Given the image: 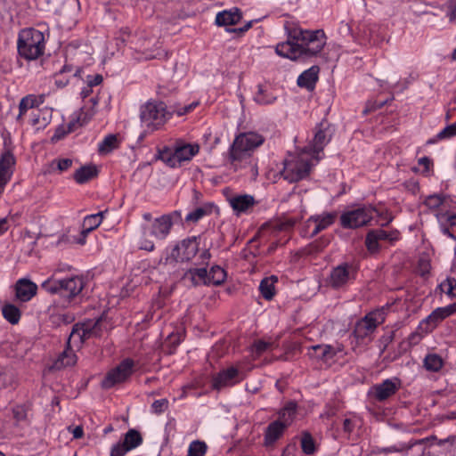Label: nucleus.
<instances>
[{
	"label": "nucleus",
	"instance_id": "nucleus-37",
	"mask_svg": "<svg viewBox=\"0 0 456 456\" xmlns=\"http://www.w3.org/2000/svg\"><path fill=\"white\" fill-rule=\"evenodd\" d=\"M275 346V342L273 341L256 339L250 346V353L253 358L256 360L260 358L265 353L273 351Z\"/></svg>",
	"mask_w": 456,
	"mask_h": 456
},
{
	"label": "nucleus",
	"instance_id": "nucleus-33",
	"mask_svg": "<svg viewBox=\"0 0 456 456\" xmlns=\"http://www.w3.org/2000/svg\"><path fill=\"white\" fill-rule=\"evenodd\" d=\"M106 213L107 210L85 216L82 224L83 233L88 235L91 232L98 228L102 223Z\"/></svg>",
	"mask_w": 456,
	"mask_h": 456
},
{
	"label": "nucleus",
	"instance_id": "nucleus-5",
	"mask_svg": "<svg viewBox=\"0 0 456 456\" xmlns=\"http://www.w3.org/2000/svg\"><path fill=\"white\" fill-rule=\"evenodd\" d=\"M45 49V34L34 28L22 29L18 36L17 50L19 55L27 61H35L41 57Z\"/></svg>",
	"mask_w": 456,
	"mask_h": 456
},
{
	"label": "nucleus",
	"instance_id": "nucleus-16",
	"mask_svg": "<svg viewBox=\"0 0 456 456\" xmlns=\"http://www.w3.org/2000/svg\"><path fill=\"white\" fill-rule=\"evenodd\" d=\"M401 239L398 230L385 231L383 229H373L368 232L365 238V246L370 253H375L380 249V242L387 241L394 244Z\"/></svg>",
	"mask_w": 456,
	"mask_h": 456
},
{
	"label": "nucleus",
	"instance_id": "nucleus-60",
	"mask_svg": "<svg viewBox=\"0 0 456 456\" xmlns=\"http://www.w3.org/2000/svg\"><path fill=\"white\" fill-rule=\"evenodd\" d=\"M103 78L100 74L95 75H88L86 79V83L89 86V87H94L102 84Z\"/></svg>",
	"mask_w": 456,
	"mask_h": 456
},
{
	"label": "nucleus",
	"instance_id": "nucleus-62",
	"mask_svg": "<svg viewBox=\"0 0 456 456\" xmlns=\"http://www.w3.org/2000/svg\"><path fill=\"white\" fill-rule=\"evenodd\" d=\"M355 428V422L351 419H345L343 422V430L345 433L350 435Z\"/></svg>",
	"mask_w": 456,
	"mask_h": 456
},
{
	"label": "nucleus",
	"instance_id": "nucleus-47",
	"mask_svg": "<svg viewBox=\"0 0 456 456\" xmlns=\"http://www.w3.org/2000/svg\"><path fill=\"white\" fill-rule=\"evenodd\" d=\"M439 289L442 293H444L450 298L456 297V279L448 277L439 284Z\"/></svg>",
	"mask_w": 456,
	"mask_h": 456
},
{
	"label": "nucleus",
	"instance_id": "nucleus-43",
	"mask_svg": "<svg viewBox=\"0 0 456 456\" xmlns=\"http://www.w3.org/2000/svg\"><path fill=\"white\" fill-rule=\"evenodd\" d=\"M119 140L117 134H110L98 144L100 154H108L119 147Z\"/></svg>",
	"mask_w": 456,
	"mask_h": 456
},
{
	"label": "nucleus",
	"instance_id": "nucleus-40",
	"mask_svg": "<svg viewBox=\"0 0 456 456\" xmlns=\"http://www.w3.org/2000/svg\"><path fill=\"white\" fill-rule=\"evenodd\" d=\"M300 446L302 452L309 456L314 455L318 451V445L308 431H303L301 433Z\"/></svg>",
	"mask_w": 456,
	"mask_h": 456
},
{
	"label": "nucleus",
	"instance_id": "nucleus-12",
	"mask_svg": "<svg viewBox=\"0 0 456 456\" xmlns=\"http://www.w3.org/2000/svg\"><path fill=\"white\" fill-rule=\"evenodd\" d=\"M135 370V361L129 357L125 358L106 373L102 381V387L105 389H110L118 384L124 383L130 379Z\"/></svg>",
	"mask_w": 456,
	"mask_h": 456
},
{
	"label": "nucleus",
	"instance_id": "nucleus-29",
	"mask_svg": "<svg viewBox=\"0 0 456 456\" xmlns=\"http://www.w3.org/2000/svg\"><path fill=\"white\" fill-rule=\"evenodd\" d=\"M80 73V69H77L73 72V68L71 65L65 64L59 72L54 74V84L57 88H64L67 86L70 81L71 76L77 77Z\"/></svg>",
	"mask_w": 456,
	"mask_h": 456
},
{
	"label": "nucleus",
	"instance_id": "nucleus-38",
	"mask_svg": "<svg viewBox=\"0 0 456 456\" xmlns=\"http://www.w3.org/2000/svg\"><path fill=\"white\" fill-rule=\"evenodd\" d=\"M1 312L4 319L12 325L18 324L21 318L20 309L12 303H5Z\"/></svg>",
	"mask_w": 456,
	"mask_h": 456
},
{
	"label": "nucleus",
	"instance_id": "nucleus-39",
	"mask_svg": "<svg viewBox=\"0 0 456 456\" xmlns=\"http://www.w3.org/2000/svg\"><path fill=\"white\" fill-rule=\"evenodd\" d=\"M311 355L322 360L323 362H328L332 360L336 355L335 349L330 345H316L312 346Z\"/></svg>",
	"mask_w": 456,
	"mask_h": 456
},
{
	"label": "nucleus",
	"instance_id": "nucleus-49",
	"mask_svg": "<svg viewBox=\"0 0 456 456\" xmlns=\"http://www.w3.org/2000/svg\"><path fill=\"white\" fill-rule=\"evenodd\" d=\"M158 159L163 161L170 167H176V162L175 158V151L165 147L162 150H159Z\"/></svg>",
	"mask_w": 456,
	"mask_h": 456
},
{
	"label": "nucleus",
	"instance_id": "nucleus-27",
	"mask_svg": "<svg viewBox=\"0 0 456 456\" xmlns=\"http://www.w3.org/2000/svg\"><path fill=\"white\" fill-rule=\"evenodd\" d=\"M319 68L313 66L303 71L297 77V84L299 87L313 90L318 80Z\"/></svg>",
	"mask_w": 456,
	"mask_h": 456
},
{
	"label": "nucleus",
	"instance_id": "nucleus-8",
	"mask_svg": "<svg viewBox=\"0 0 456 456\" xmlns=\"http://www.w3.org/2000/svg\"><path fill=\"white\" fill-rule=\"evenodd\" d=\"M359 269V262L354 260L338 264L330 270L328 285L333 289H341L354 284Z\"/></svg>",
	"mask_w": 456,
	"mask_h": 456
},
{
	"label": "nucleus",
	"instance_id": "nucleus-34",
	"mask_svg": "<svg viewBox=\"0 0 456 456\" xmlns=\"http://www.w3.org/2000/svg\"><path fill=\"white\" fill-rule=\"evenodd\" d=\"M278 282V278L274 275L264 278L259 284V291L263 298L265 300H272L275 294V284Z\"/></svg>",
	"mask_w": 456,
	"mask_h": 456
},
{
	"label": "nucleus",
	"instance_id": "nucleus-35",
	"mask_svg": "<svg viewBox=\"0 0 456 456\" xmlns=\"http://www.w3.org/2000/svg\"><path fill=\"white\" fill-rule=\"evenodd\" d=\"M98 170L95 166H83L73 175V178L78 184H83L96 177Z\"/></svg>",
	"mask_w": 456,
	"mask_h": 456
},
{
	"label": "nucleus",
	"instance_id": "nucleus-3",
	"mask_svg": "<svg viewBox=\"0 0 456 456\" xmlns=\"http://www.w3.org/2000/svg\"><path fill=\"white\" fill-rule=\"evenodd\" d=\"M172 118L170 107L162 101L150 99L140 108V120L145 133L162 129Z\"/></svg>",
	"mask_w": 456,
	"mask_h": 456
},
{
	"label": "nucleus",
	"instance_id": "nucleus-24",
	"mask_svg": "<svg viewBox=\"0 0 456 456\" xmlns=\"http://www.w3.org/2000/svg\"><path fill=\"white\" fill-rule=\"evenodd\" d=\"M183 281L193 287L208 286V274L206 267L190 268L183 275Z\"/></svg>",
	"mask_w": 456,
	"mask_h": 456
},
{
	"label": "nucleus",
	"instance_id": "nucleus-20",
	"mask_svg": "<svg viewBox=\"0 0 456 456\" xmlns=\"http://www.w3.org/2000/svg\"><path fill=\"white\" fill-rule=\"evenodd\" d=\"M436 218L441 232L456 241V214L448 209L445 212L436 213Z\"/></svg>",
	"mask_w": 456,
	"mask_h": 456
},
{
	"label": "nucleus",
	"instance_id": "nucleus-13",
	"mask_svg": "<svg viewBox=\"0 0 456 456\" xmlns=\"http://www.w3.org/2000/svg\"><path fill=\"white\" fill-rule=\"evenodd\" d=\"M181 220V213L177 210L162 215L152 220L150 226H143L144 234L154 237L158 240H165L171 232L175 223Z\"/></svg>",
	"mask_w": 456,
	"mask_h": 456
},
{
	"label": "nucleus",
	"instance_id": "nucleus-9",
	"mask_svg": "<svg viewBox=\"0 0 456 456\" xmlns=\"http://www.w3.org/2000/svg\"><path fill=\"white\" fill-rule=\"evenodd\" d=\"M385 321L383 309H376L368 313L364 317L358 320L354 327L352 335L358 345L364 344L366 340L370 341L373 333L379 325Z\"/></svg>",
	"mask_w": 456,
	"mask_h": 456
},
{
	"label": "nucleus",
	"instance_id": "nucleus-30",
	"mask_svg": "<svg viewBox=\"0 0 456 456\" xmlns=\"http://www.w3.org/2000/svg\"><path fill=\"white\" fill-rule=\"evenodd\" d=\"M77 357L75 354V348L67 346L64 351L58 356L53 362V368L60 370L61 368L73 366L76 364Z\"/></svg>",
	"mask_w": 456,
	"mask_h": 456
},
{
	"label": "nucleus",
	"instance_id": "nucleus-59",
	"mask_svg": "<svg viewBox=\"0 0 456 456\" xmlns=\"http://www.w3.org/2000/svg\"><path fill=\"white\" fill-rule=\"evenodd\" d=\"M130 452L121 442L114 444L110 450V456H125Z\"/></svg>",
	"mask_w": 456,
	"mask_h": 456
},
{
	"label": "nucleus",
	"instance_id": "nucleus-10",
	"mask_svg": "<svg viewBox=\"0 0 456 456\" xmlns=\"http://www.w3.org/2000/svg\"><path fill=\"white\" fill-rule=\"evenodd\" d=\"M334 132V126L326 119L322 120L314 126V137L305 149L312 154L315 163L322 159L323 150L331 141Z\"/></svg>",
	"mask_w": 456,
	"mask_h": 456
},
{
	"label": "nucleus",
	"instance_id": "nucleus-44",
	"mask_svg": "<svg viewBox=\"0 0 456 456\" xmlns=\"http://www.w3.org/2000/svg\"><path fill=\"white\" fill-rule=\"evenodd\" d=\"M208 286L215 285L219 286L223 284L226 280V272L224 268L219 265H213L209 271H208Z\"/></svg>",
	"mask_w": 456,
	"mask_h": 456
},
{
	"label": "nucleus",
	"instance_id": "nucleus-15",
	"mask_svg": "<svg viewBox=\"0 0 456 456\" xmlns=\"http://www.w3.org/2000/svg\"><path fill=\"white\" fill-rule=\"evenodd\" d=\"M244 379L243 372L238 366H229L214 374L211 379L213 390L221 391L240 383Z\"/></svg>",
	"mask_w": 456,
	"mask_h": 456
},
{
	"label": "nucleus",
	"instance_id": "nucleus-46",
	"mask_svg": "<svg viewBox=\"0 0 456 456\" xmlns=\"http://www.w3.org/2000/svg\"><path fill=\"white\" fill-rule=\"evenodd\" d=\"M276 96L263 86H258V90L254 96V101L261 105L273 104Z\"/></svg>",
	"mask_w": 456,
	"mask_h": 456
},
{
	"label": "nucleus",
	"instance_id": "nucleus-4",
	"mask_svg": "<svg viewBox=\"0 0 456 456\" xmlns=\"http://www.w3.org/2000/svg\"><path fill=\"white\" fill-rule=\"evenodd\" d=\"M283 167L280 171L281 176L289 183H297L305 179L317 163L312 154L304 149L298 154H289L283 160Z\"/></svg>",
	"mask_w": 456,
	"mask_h": 456
},
{
	"label": "nucleus",
	"instance_id": "nucleus-23",
	"mask_svg": "<svg viewBox=\"0 0 456 456\" xmlns=\"http://www.w3.org/2000/svg\"><path fill=\"white\" fill-rule=\"evenodd\" d=\"M175 158L176 166L179 167L182 162L190 161L200 151V146L197 143H181L175 149Z\"/></svg>",
	"mask_w": 456,
	"mask_h": 456
},
{
	"label": "nucleus",
	"instance_id": "nucleus-52",
	"mask_svg": "<svg viewBox=\"0 0 456 456\" xmlns=\"http://www.w3.org/2000/svg\"><path fill=\"white\" fill-rule=\"evenodd\" d=\"M79 118H81L80 117H76L75 113L71 116L70 118V120L69 122L68 123L67 125V131H63L61 134L60 133L59 130H57L56 134H55V137H57L58 139H60L61 137H62L65 134H69V133H72V132H75L77 128L81 127V124L79 123Z\"/></svg>",
	"mask_w": 456,
	"mask_h": 456
},
{
	"label": "nucleus",
	"instance_id": "nucleus-42",
	"mask_svg": "<svg viewBox=\"0 0 456 456\" xmlns=\"http://www.w3.org/2000/svg\"><path fill=\"white\" fill-rule=\"evenodd\" d=\"M143 442L142 436L139 431L131 428L125 435L121 442L129 451L139 447Z\"/></svg>",
	"mask_w": 456,
	"mask_h": 456
},
{
	"label": "nucleus",
	"instance_id": "nucleus-50",
	"mask_svg": "<svg viewBox=\"0 0 456 456\" xmlns=\"http://www.w3.org/2000/svg\"><path fill=\"white\" fill-rule=\"evenodd\" d=\"M199 105L200 102L198 101H195L184 106L175 104L169 107L170 110L173 112V116L175 114L178 117H182L192 112Z\"/></svg>",
	"mask_w": 456,
	"mask_h": 456
},
{
	"label": "nucleus",
	"instance_id": "nucleus-54",
	"mask_svg": "<svg viewBox=\"0 0 456 456\" xmlns=\"http://www.w3.org/2000/svg\"><path fill=\"white\" fill-rule=\"evenodd\" d=\"M453 136H456V122L445 126L436 134L438 140L449 139Z\"/></svg>",
	"mask_w": 456,
	"mask_h": 456
},
{
	"label": "nucleus",
	"instance_id": "nucleus-17",
	"mask_svg": "<svg viewBox=\"0 0 456 456\" xmlns=\"http://www.w3.org/2000/svg\"><path fill=\"white\" fill-rule=\"evenodd\" d=\"M199 251V242L196 237L184 239L175 244L170 250L167 259L175 262H187L191 260Z\"/></svg>",
	"mask_w": 456,
	"mask_h": 456
},
{
	"label": "nucleus",
	"instance_id": "nucleus-64",
	"mask_svg": "<svg viewBox=\"0 0 456 456\" xmlns=\"http://www.w3.org/2000/svg\"><path fill=\"white\" fill-rule=\"evenodd\" d=\"M446 16L448 17L450 21L456 20V0L451 3V4L449 5Z\"/></svg>",
	"mask_w": 456,
	"mask_h": 456
},
{
	"label": "nucleus",
	"instance_id": "nucleus-32",
	"mask_svg": "<svg viewBox=\"0 0 456 456\" xmlns=\"http://www.w3.org/2000/svg\"><path fill=\"white\" fill-rule=\"evenodd\" d=\"M297 411V403L295 401H289L278 412V420L287 427L294 421Z\"/></svg>",
	"mask_w": 456,
	"mask_h": 456
},
{
	"label": "nucleus",
	"instance_id": "nucleus-63",
	"mask_svg": "<svg viewBox=\"0 0 456 456\" xmlns=\"http://www.w3.org/2000/svg\"><path fill=\"white\" fill-rule=\"evenodd\" d=\"M412 446H413L412 444H409V445L402 444L399 446H397V445L390 446L386 451L387 452H403V451H408V450L411 449Z\"/></svg>",
	"mask_w": 456,
	"mask_h": 456
},
{
	"label": "nucleus",
	"instance_id": "nucleus-21",
	"mask_svg": "<svg viewBox=\"0 0 456 456\" xmlns=\"http://www.w3.org/2000/svg\"><path fill=\"white\" fill-rule=\"evenodd\" d=\"M452 199L444 193H434L425 198L423 204L435 215L451 208Z\"/></svg>",
	"mask_w": 456,
	"mask_h": 456
},
{
	"label": "nucleus",
	"instance_id": "nucleus-19",
	"mask_svg": "<svg viewBox=\"0 0 456 456\" xmlns=\"http://www.w3.org/2000/svg\"><path fill=\"white\" fill-rule=\"evenodd\" d=\"M227 201L236 216L248 214L256 204L255 198L249 194H232L227 197Z\"/></svg>",
	"mask_w": 456,
	"mask_h": 456
},
{
	"label": "nucleus",
	"instance_id": "nucleus-18",
	"mask_svg": "<svg viewBox=\"0 0 456 456\" xmlns=\"http://www.w3.org/2000/svg\"><path fill=\"white\" fill-rule=\"evenodd\" d=\"M400 387L401 381L399 379H387L381 383L374 385L371 387V392L378 402H384L396 394Z\"/></svg>",
	"mask_w": 456,
	"mask_h": 456
},
{
	"label": "nucleus",
	"instance_id": "nucleus-7",
	"mask_svg": "<svg viewBox=\"0 0 456 456\" xmlns=\"http://www.w3.org/2000/svg\"><path fill=\"white\" fill-rule=\"evenodd\" d=\"M102 317L95 320H86L83 322L76 323L69 334L67 346L79 349L84 342L91 338L102 336Z\"/></svg>",
	"mask_w": 456,
	"mask_h": 456
},
{
	"label": "nucleus",
	"instance_id": "nucleus-61",
	"mask_svg": "<svg viewBox=\"0 0 456 456\" xmlns=\"http://www.w3.org/2000/svg\"><path fill=\"white\" fill-rule=\"evenodd\" d=\"M140 249H143L149 252H151L155 248V245L152 240H150L148 239H142L139 243Z\"/></svg>",
	"mask_w": 456,
	"mask_h": 456
},
{
	"label": "nucleus",
	"instance_id": "nucleus-56",
	"mask_svg": "<svg viewBox=\"0 0 456 456\" xmlns=\"http://www.w3.org/2000/svg\"><path fill=\"white\" fill-rule=\"evenodd\" d=\"M12 415H13V419L17 421V422H20V421H23L26 419L27 418V408L25 405H16L13 409H12Z\"/></svg>",
	"mask_w": 456,
	"mask_h": 456
},
{
	"label": "nucleus",
	"instance_id": "nucleus-28",
	"mask_svg": "<svg viewBox=\"0 0 456 456\" xmlns=\"http://www.w3.org/2000/svg\"><path fill=\"white\" fill-rule=\"evenodd\" d=\"M371 222L375 221V224L387 226L393 221V216L385 205L379 203L376 206L371 205Z\"/></svg>",
	"mask_w": 456,
	"mask_h": 456
},
{
	"label": "nucleus",
	"instance_id": "nucleus-53",
	"mask_svg": "<svg viewBox=\"0 0 456 456\" xmlns=\"http://www.w3.org/2000/svg\"><path fill=\"white\" fill-rule=\"evenodd\" d=\"M168 405L169 402L166 398L155 400L151 406V411L157 415L162 414L167 410Z\"/></svg>",
	"mask_w": 456,
	"mask_h": 456
},
{
	"label": "nucleus",
	"instance_id": "nucleus-51",
	"mask_svg": "<svg viewBox=\"0 0 456 456\" xmlns=\"http://www.w3.org/2000/svg\"><path fill=\"white\" fill-rule=\"evenodd\" d=\"M37 107L36 94H28L24 96L19 103V109L23 112H27L29 109Z\"/></svg>",
	"mask_w": 456,
	"mask_h": 456
},
{
	"label": "nucleus",
	"instance_id": "nucleus-55",
	"mask_svg": "<svg viewBox=\"0 0 456 456\" xmlns=\"http://www.w3.org/2000/svg\"><path fill=\"white\" fill-rule=\"evenodd\" d=\"M388 102V99H371L369 100L366 106L367 111H373L376 110L381 109L387 102Z\"/></svg>",
	"mask_w": 456,
	"mask_h": 456
},
{
	"label": "nucleus",
	"instance_id": "nucleus-41",
	"mask_svg": "<svg viewBox=\"0 0 456 456\" xmlns=\"http://www.w3.org/2000/svg\"><path fill=\"white\" fill-rule=\"evenodd\" d=\"M287 428L288 427L286 425L278 419L271 422L267 427L265 439L270 443L277 441L282 436Z\"/></svg>",
	"mask_w": 456,
	"mask_h": 456
},
{
	"label": "nucleus",
	"instance_id": "nucleus-6",
	"mask_svg": "<svg viewBox=\"0 0 456 456\" xmlns=\"http://www.w3.org/2000/svg\"><path fill=\"white\" fill-rule=\"evenodd\" d=\"M42 289L51 294H60L69 301L77 297L86 286L83 276L75 275L62 280L49 278L42 283Z\"/></svg>",
	"mask_w": 456,
	"mask_h": 456
},
{
	"label": "nucleus",
	"instance_id": "nucleus-45",
	"mask_svg": "<svg viewBox=\"0 0 456 456\" xmlns=\"http://www.w3.org/2000/svg\"><path fill=\"white\" fill-rule=\"evenodd\" d=\"M89 102H91V107L87 108L86 106H84L80 109V110L77 113H75L76 117H80L79 123L81 126H85L87 124V122L91 119V118L94 114V108L98 104V99L96 97H92Z\"/></svg>",
	"mask_w": 456,
	"mask_h": 456
},
{
	"label": "nucleus",
	"instance_id": "nucleus-11",
	"mask_svg": "<svg viewBox=\"0 0 456 456\" xmlns=\"http://www.w3.org/2000/svg\"><path fill=\"white\" fill-rule=\"evenodd\" d=\"M371 204H363L344 211L339 217V224L343 229L355 230L363 226L371 225Z\"/></svg>",
	"mask_w": 456,
	"mask_h": 456
},
{
	"label": "nucleus",
	"instance_id": "nucleus-36",
	"mask_svg": "<svg viewBox=\"0 0 456 456\" xmlns=\"http://www.w3.org/2000/svg\"><path fill=\"white\" fill-rule=\"evenodd\" d=\"M444 365V360L436 353H428L423 359V367L429 372H438Z\"/></svg>",
	"mask_w": 456,
	"mask_h": 456
},
{
	"label": "nucleus",
	"instance_id": "nucleus-57",
	"mask_svg": "<svg viewBox=\"0 0 456 456\" xmlns=\"http://www.w3.org/2000/svg\"><path fill=\"white\" fill-rule=\"evenodd\" d=\"M183 340V336L181 333H171L167 336L166 339V345L171 346L173 349H175L176 346L180 345Z\"/></svg>",
	"mask_w": 456,
	"mask_h": 456
},
{
	"label": "nucleus",
	"instance_id": "nucleus-2",
	"mask_svg": "<svg viewBox=\"0 0 456 456\" xmlns=\"http://www.w3.org/2000/svg\"><path fill=\"white\" fill-rule=\"evenodd\" d=\"M264 142V136L256 132L240 133L229 147L226 163L235 171L245 167L251 164L254 151Z\"/></svg>",
	"mask_w": 456,
	"mask_h": 456
},
{
	"label": "nucleus",
	"instance_id": "nucleus-26",
	"mask_svg": "<svg viewBox=\"0 0 456 456\" xmlns=\"http://www.w3.org/2000/svg\"><path fill=\"white\" fill-rule=\"evenodd\" d=\"M452 315L448 306L437 307L425 319L423 320V323L427 325V330H433L436 329L439 323H441L444 319Z\"/></svg>",
	"mask_w": 456,
	"mask_h": 456
},
{
	"label": "nucleus",
	"instance_id": "nucleus-31",
	"mask_svg": "<svg viewBox=\"0 0 456 456\" xmlns=\"http://www.w3.org/2000/svg\"><path fill=\"white\" fill-rule=\"evenodd\" d=\"M216 206L212 202L203 203L201 206L189 212L185 217V221L188 223H197L203 217L210 216Z\"/></svg>",
	"mask_w": 456,
	"mask_h": 456
},
{
	"label": "nucleus",
	"instance_id": "nucleus-58",
	"mask_svg": "<svg viewBox=\"0 0 456 456\" xmlns=\"http://www.w3.org/2000/svg\"><path fill=\"white\" fill-rule=\"evenodd\" d=\"M54 163H56L57 169L60 172H64V171L69 170L72 167L73 160L71 159H69V158L59 159L53 160V164H54Z\"/></svg>",
	"mask_w": 456,
	"mask_h": 456
},
{
	"label": "nucleus",
	"instance_id": "nucleus-14",
	"mask_svg": "<svg viewBox=\"0 0 456 456\" xmlns=\"http://www.w3.org/2000/svg\"><path fill=\"white\" fill-rule=\"evenodd\" d=\"M337 218L338 213L336 211L313 215L305 222L301 230V235L313 238L331 226Z\"/></svg>",
	"mask_w": 456,
	"mask_h": 456
},
{
	"label": "nucleus",
	"instance_id": "nucleus-1",
	"mask_svg": "<svg viewBox=\"0 0 456 456\" xmlns=\"http://www.w3.org/2000/svg\"><path fill=\"white\" fill-rule=\"evenodd\" d=\"M287 40L275 46V53L291 61L317 57L327 44L323 29H305L293 24H285Z\"/></svg>",
	"mask_w": 456,
	"mask_h": 456
},
{
	"label": "nucleus",
	"instance_id": "nucleus-48",
	"mask_svg": "<svg viewBox=\"0 0 456 456\" xmlns=\"http://www.w3.org/2000/svg\"><path fill=\"white\" fill-rule=\"evenodd\" d=\"M208 445L204 441H192L188 447L187 456H205Z\"/></svg>",
	"mask_w": 456,
	"mask_h": 456
},
{
	"label": "nucleus",
	"instance_id": "nucleus-25",
	"mask_svg": "<svg viewBox=\"0 0 456 456\" xmlns=\"http://www.w3.org/2000/svg\"><path fill=\"white\" fill-rule=\"evenodd\" d=\"M242 15L239 9L224 10L216 15L215 23L219 27L236 25L241 20Z\"/></svg>",
	"mask_w": 456,
	"mask_h": 456
},
{
	"label": "nucleus",
	"instance_id": "nucleus-22",
	"mask_svg": "<svg viewBox=\"0 0 456 456\" xmlns=\"http://www.w3.org/2000/svg\"><path fill=\"white\" fill-rule=\"evenodd\" d=\"M17 300L26 303L30 301L37 292V285L27 278L19 279L14 286Z\"/></svg>",
	"mask_w": 456,
	"mask_h": 456
}]
</instances>
